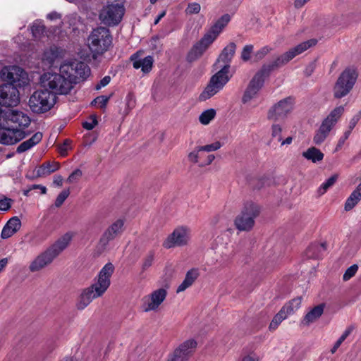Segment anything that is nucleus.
I'll return each mask as SVG.
<instances>
[{
	"mask_svg": "<svg viewBox=\"0 0 361 361\" xmlns=\"http://www.w3.org/2000/svg\"><path fill=\"white\" fill-rule=\"evenodd\" d=\"M54 184H55L57 186H62L63 185V178L60 175H58V176H55L54 178Z\"/></svg>",
	"mask_w": 361,
	"mask_h": 361,
	"instance_id": "59",
	"label": "nucleus"
},
{
	"mask_svg": "<svg viewBox=\"0 0 361 361\" xmlns=\"http://www.w3.org/2000/svg\"><path fill=\"white\" fill-rule=\"evenodd\" d=\"M124 11V7L121 4L107 5L101 10L99 20L106 25H116L121 22Z\"/></svg>",
	"mask_w": 361,
	"mask_h": 361,
	"instance_id": "11",
	"label": "nucleus"
},
{
	"mask_svg": "<svg viewBox=\"0 0 361 361\" xmlns=\"http://www.w3.org/2000/svg\"><path fill=\"white\" fill-rule=\"evenodd\" d=\"M21 222L17 216L11 218L3 228L1 236L3 239L11 237L20 228Z\"/></svg>",
	"mask_w": 361,
	"mask_h": 361,
	"instance_id": "22",
	"label": "nucleus"
},
{
	"mask_svg": "<svg viewBox=\"0 0 361 361\" xmlns=\"http://www.w3.org/2000/svg\"><path fill=\"white\" fill-rule=\"evenodd\" d=\"M236 45L234 42L229 43L221 51L219 55L217 63H220L221 61L224 63L223 66L220 70H223L224 68L226 70L224 71V74L228 75L230 68V63L235 53Z\"/></svg>",
	"mask_w": 361,
	"mask_h": 361,
	"instance_id": "20",
	"label": "nucleus"
},
{
	"mask_svg": "<svg viewBox=\"0 0 361 361\" xmlns=\"http://www.w3.org/2000/svg\"><path fill=\"white\" fill-rule=\"evenodd\" d=\"M60 169V164L56 161H46L38 167L36 174L39 177H44Z\"/></svg>",
	"mask_w": 361,
	"mask_h": 361,
	"instance_id": "27",
	"label": "nucleus"
},
{
	"mask_svg": "<svg viewBox=\"0 0 361 361\" xmlns=\"http://www.w3.org/2000/svg\"><path fill=\"white\" fill-rule=\"evenodd\" d=\"M111 44L112 36L110 30L104 27L93 29L87 38V46L94 59L106 52Z\"/></svg>",
	"mask_w": 361,
	"mask_h": 361,
	"instance_id": "4",
	"label": "nucleus"
},
{
	"mask_svg": "<svg viewBox=\"0 0 361 361\" xmlns=\"http://www.w3.org/2000/svg\"><path fill=\"white\" fill-rule=\"evenodd\" d=\"M56 102V96L44 88L33 92L29 99L28 105L32 112L43 114L49 111Z\"/></svg>",
	"mask_w": 361,
	"mask_h": 361,
	"instance_id": "5",
	"label": "nucleus"
},
{
	"mask_svg": "<svg viewBox=\"0 0 361 361\" xmlns=\"http://www.w3.org/2000/svg\"><path fill=\"white\" fill-rule=\"evenodd\" d=\"M353 328L348 327L345 329V331L343 332V334L341 335V336L338 339V341L335 343L334 347L331 350L332 353H334L336 350L339 348V346L341 345V343L346 339V338L352 332Z\"/></svg>",
	"mask_w": 361,
	"mask_h": 361,
	"instance_id": "39",
	"label": "nucleus"
},
{
	"mask_svg": "<svg viewBox=\"0 0 361 361\" xmlns=\"http://www.w3.org/2000/svg\"><path fill=\"white\" fill-rule=\"evenodd\" d=\"M324 154L314 147H310L307 150L302 152V157L307 160L312 161L313 163L322 161L324 159Z\"/></svg>",
	"mask_w": 361,
	"mask_h": 361,
	"instance_id": "30",
	"label": "nucleus"
},
{
	"mask_svg": "<svg viewBox=\"0 0 361 361\" xmlns=\"http://www.w3.org/2000/svg\"><path fill=\"white\" fill-rule=\"evenodd\" d=\"M69 195H70L69 189L63 190L57 196V197L55 200V206L56 207H60L63 204V202L66 200V198L69 196Z\"/></svg>",
	"mask_w": 361,
	"mask_h": 361,
	"instance_id": "42",
	"label": "nucleus"
},
{
	"mask_svg": "<svg viewBox=\"0 0 361 361\" xmlns=\"http://www.w3.org/2000/svg\"><path fill=\"white\" fill-rule=\"evenodd\" d=\"M361 118V111H360L356 115H355L350 121L348 130H350V132L355 127L358 121Z\"/></svg>",
	"mask_w": 361,
	"mask_h": 361,
	"instance_id": "53",
	"label": "nucleus"
},
{
	"mask_svg": "<svg viewBox=\"0 0 361 361\" xmlns=\"http://www.w3.org/2000/svg\"><path fill=\"white\" fill-rule=\"evenodd\" d=\"M165 15H166L165 11H162L160 14H159L154 20V25H157L160 21V20L165 16Z\"/></svg>",
	"mask_w": 361,
	"mask_h": 361,
	"instance_id": "64",
	"label": "nucleus"
},
{
	"mask_svg": "<svg viewBox=\"0 0 361 361\" xmlns=\"http://www.w3.org/2000/svg\"><path fill=\"white\" fill-rule=\"evenodd\" d=\"M317 42V40L315 39L303 42L279 56L272 62L264 64L250 81L243 96L242 102L245 104L255 97L263 86L264 78L268 77L273 71L284 66L296 56L314 46Z\"/></svg>",
	"mask_w": 361,
	"mask_h": 361,
	"instance_id": "1",
	"label": "nucleus"
},
{
	"mask_svg": "<svg viewBox=\"0 0 361 361\" xmlns=\"http://www.w3.org/2000/svg\"><path fill=\"white\" fill-rule=\"evenodd\" d=\"M13 200L10 198L4 197L0 200V210L7 211L11 206Z\"/></svg>",
	"mask_w": 361,
	"mask_h": 361,
	"instance_id": "52",
	"label": "nucleus"
},
{
	"mask_svg": "<svg viewBox=\"0 0 361 361\" xmlns=\"http://www.w3.org/2000/svg\"><path fill=\"white\" fill-rule=\"evenodd\" d=\"M221 147V143L216 141L212 144L204 146L197 147V151L213 152L219 149Z\"/></svg>",
	"mask_w": 361,
	"mask_h": 361,
	"instance_id": "43",
	"label": "nucleus"
},
{
	"mask_svg": "<svg viewBox=\"0 0 361 361\" xmlns=\"http://www.w3.org/2000/svg\"><path fill=\"white\" fill-rule=\"evenodd\" d=\"M108 101H109V97H107L106 96H99V97H97V98H95L92 101V104L98 103L101 107H104L106 105Z\"/></svg>",
	"mask_w": 361,
	"mask_h": 361,
	"instance_id": "54",
	"label": "nucleus"
},
{
	"mask_svg": "<svg viewBox=\"0 0 361 361\" xmlns=\"http://www.w3.org/2000/svg\"><path fill=\"white\" fill-rule=\"evenodd\" d=\"M200 151H197V147L195 148V149L192 152H191L188 154V159L190 161H192L193 163H197L198 162V158H199V153Z\"/></svg>",
	"mask_w": 361,
	"mask_h": 361,
	"instance_id": "56",
	"label": "nucleus"
},
{
	"mask_svg": "<svg viewBox=\"0 0 361 361\" xmlns=\"http://www.w3.org/2000/svg\"><path fill=\"white\" fill-rule=\"evenodd\" d=\"M331 129V128L322 123L319 130L317 131L314 136V142L316 145H320L321 143H322L327 137Z\"/></svg>",
	"mask_w": 361,
	"mask_h": 361,
	"instance_id": "31",
	"label": "nucleus"
},
{
	"mask_svg": "<svg viewBox=\"0 0 361 361\" xmlns=\"http://www.w3.org/2000/svg\"><path fill=\"white\" fill-rule=\"evenodd\" d=\"M271 48L266 46L262 47L261 49L257 51L255 54V58L256 61L262 60L270 51Z\"/></svg>",
	"mask_w": 361,
	"mask_h": 361,
	"instance_id": "49",
	"label": "nucleus"
},
{
	"mask_svg": "<svg viewBox=\"0 0 361 361\" xmlns=\"http://www.w3.org/2000/svg\"><path fill=\"white\" fill-rule=\"evenodd\" d=\"M32 35L35 38H39L45 31V27L41 23L35 22L31 27Z\"/></svg>",
	"mask_w": 361,
	"mask_h": 361,
	"instance_id": "38",
	"label": "nucleus"
},
{
	"mask_svg": "<svg viewBox=\"0 0 361 361\" xmlns=\"http://www.w3.org/2000/svg\"><path fill=\"white\" fill-rule=\"evenodd\" d=\"M316 68V63H315V61H312L311 63H310L305 70V74L306 76H310L312 75V73L314 72V69Z\"/></svg>",
	"mask_w": 361,
	"mask_h": 361,
	"instance_id": "57",
	"label": "nucleus"
},
{
	"mask_svg": "<svg viewBox=\"0 0 361 361\" xmlns=\"http://www.w3.org/2000/svg\"><path fill=\"white\" fill-rule=\"evenodd\" d=\"M344 112V107L339 106L336 107L331 111L329 115L323 121L322 123L332 128V127L337 123L339 118Z\"/></svg>",
	"mask_w": 361,
	"mask_h": 361,
	"instance_id": "29",
	"label": "nucleus"
},
{
	"mask_svg": "<svg viewBox=\"0 0 361 361\" xmlns=\"http://www.w3.org/2000/svg\"><path fill=\"white\" fill-rule=\"evenodd\" d=\"M59 71L66 74L71 85L85 80L90 74L89 66L84 62L73 61L60 66Z\"/></svg>",
	"mask_w": 361,
	"mask_h": 361,
	"instance_id": "7",
	"label": "nucleus"
},
{
	"mask_svg": "<svg viewBox=\"0 0 361 361\" xmlns=\"http://www.w3.org/2000/svg\"><path fill=\"white\" fill-rule=\"evenodd\" d=\"M136 56L133 55L131 56V61H133V68L135 69L141 68L144 73H148L150 71L153 64V57L147 56L142 59H136Z\"/></svg>",
	"mask_w": 361,
	"mask_h": 361,
	"instance_id": "25",
	"label": "nucleus"
},
{
	"mask_svg": "<svg viewBox=\"0 0 361 361\" xmlns=\"http://www.w3.org/2000/svg\"><path fill=\"white\" fill-rule=\"evenodd\" d=\"M282 127L279 124L271 126V137L276 139L278 142L282 141Z\"/></svg>",
	"mask_w": 361,
	"mask_h": 361,
	"instance_id": "41",
	"label": "nucleus"
},
{
	"mask_svg": "<svg viewBox=\"0 0 361 361\" xmlns=\"http://www.w3.org/2000/svg\"><path fill=\"white\" fill-rule=\"evenodd\" d=\"M361 200V192L357 188L345 201L344 209L345 211L351 210Z\"/></svg>",
	"mask_w": 361,
	"mask_h": 361,
	"instance_id": "32",
	"label": "nucleus"
},
{
	"mask_svg": "<svg viewBox=\"0 0 361 361\" xmlns=\"http://www.w3.org/2000/svg\"><path fill=\"white\" fill-rule=\"evenodd\" d=\"M230 20L231 17L228 14L222 16L211 27L210 30L218 36L225 26L228 23Z\"/></svg>",
	"mask_w": 361,
	"mask_h": 361,
	"instance_id": "34",
	"label": "nucleus"
},
{
	"mask_svg": "<svg viewBox=\"0 0 361 361\" xmlns=\"http://www.w3.org/2000/svg\"><path fill=\"white\" fill-rule=\"evenodd\" d=\"M42 139V133L40 132L35 133L30 139L23 142L16 149L17 153H23L32 148L33 146L39 143Z\"/></svg>",
	"mask_w": 361,
	"mask_h": 361,
	"instance_id": "26",
	"label": "nucleus"
},
{
	"mask_svg": "<svg viewBox=\"0 0 361 361\" xmlns=\"http://www.w3.org/2000/svg\"><path fill=\"white\" fill-rule=\"evenodd\" d=\"M115 267L111 262L106 263L100 270L97 281L93 283L97 288L104 293L111 284L110 279L114 274Z\"/></svg>",
	"mask_w": 361,
	"mask_h": 361,
	"instance_id": "18",
	"label": "nucleus"
},
{
	"mask_svg": "<svg viewBox=\"0 0 361 361\" xmlns=\"http://www.w3.org/2000/svg\"><path fill=\"white\" fill-rule=\"evenodd\" d=\"M8 261V258H3L0 260V272H1L3 269L6 267Z\"/></svg>",
	"mask_w": 361,
	"mask_h": 361,
	"instance_id": "63",
	"label": "nucleus"
},
{
	"mask_svg": "<svg viewBox=\"0 0 361 361\" xmlns=\"http://www.w3.org/2000/svg\"><path fill=\"white\" fill-rule=\"evenodd\" d=\"M216 111L213 109H210L203 111L200 117L199 121L203 125H207L209 122L215 117Z\"/></svg>",
	"mask_w": 361,
	"mask_h": 361,
	"instance_id": "35",
	"label": "nucleus"
},
{
	"mask_svg": "<svg viewBox=\"0 0 361 361\" xmlns=\"http://www.w3.org/2000/svg\"><path fill=\"white\" fill-rule=\"evenodd\" d=\"M214 158H215V157H214V155H213V154L208 155V156H207V161H206V162L202 163V164H200V166H205V165H209V164H210L213 161V160L214 159Z\"/></svg>",
	"mask_w": 361,
	"mask_h": 361,
	"instance_id": "61",
	"label": "nucleus"
},
{
	"mask_svg": "<svg viewBox=\"0 0 361 361\" xmlns=\"http://www.w3.org/2000/svg\"><path fill=\"white\" fill-rule=\"evenodd\" d=\"M154 259V252L153 251H150L147 253L146 257L143 259V262L142 264V271L144 272L148 268H149L153 263Z\"/></svg>",
	"mask_w": 361,
	"mask_h": 361,
	"instance_id": "40",
	"label": "nucleus"
},
{
	"mask_svg": "<svg viewBox=\"0 0 361 361\" xmlns=\"http://www.w3.org/2000/svg\"><path fill=\"white\" fill-rule=\"evenodd\" d=\"M123 231L124 221L122 219H117L104 231L99 241V247L102 250H105L109 243L120 237Z\"/></svg>",
	"mask_w": 361,
	"mask_h": 361,
	"instance_id": "13",
	"label": "nucleus"
},
{
	"mask_svg": "<svg viewBox=\"0 0 361 361\" xmlns=\"http://www.w3.org/2000/svg\"><path fill=\"white\" fill-rule=\"evenodd\" d=\"M338 179V175L335 174L331 176L329 179H327L324 183H323L321 186L318 189V193L322 195H324L327 190L333 186L334 183L336 182Z\"/></svg>",
	"mask_w": 361,
	"mask_h": 361,
	"instance_id": "37",
	"label": "nucleus"
},
{
	"mask_svg": "<svg viewBox=\"0 0 361 361\" xmlns=\"http://www.w3.org/2000/svg\"><path fill=\"white\" fill-rule=\"evenodd\" d=\"M357 270L358 266L357 264H353L350 266L349 268L347 269V270L345 271L343 276V281H348L350 279H351L353 276L355 275Z\"/></svg>",
	"mask_w": 361,
	"mask_h": 361,
	"instance_id": "44",
	"label": "nucleus"
},
{
	"mask_svg": "<svg viewBox=\"0 0 361 361\" xmlns=\"http://www.w3.org/2000/svg\"><path fill=\"white\" fill-rule=\"evenodd\" d=\"M197 347V342L193 339H190L183 343L176 348L169 361H187Z\"/></svg>",
	"mask_w": 361,
	"mask_h": 361,
	"instance_id": "19",
	"label": "nucleus"
},
{
	"mask_svg": "<svg viewBox=\"0 0 361 361\" xmlns=\"http://www.w3.org/2000/svg\"><path fill=\"white\" fill-rule=\"evenodd\" d=\"M199 276V271L197 269H191L185 275V279L181 284L178 287L176 292L180 293L184 291L185 289L192 285L195 281Z\"/></svg>",
	"mask_w": 361,
	"mask_h": 361,
	"instance_id": "28",
	"label": "nucleus"
},
{
	"mask_svg": "<svg viewBox=\"0 0 361 361\" xmlns=\"http://www.w3.org/2000/svg\"><path fill=\"white\" fill-rule=\"evenodd\" d=\"M302 302V298L298 297L295 298L290 301H289L288 303H286L281 309L282 310L287 316L289 314H293L295 312V310H297L301 305Z\"/></svg>",
	"mask_w": 361,
	"mask_h": 361,
	"instance_id": "33",
	"label": "nucleus"
},
{
	"mask_svg": "<svg viewBox=\"0 0 361 361\" xmlns=\"http://www.w3.org/2000/svg\"><path fill=\"white\" fill-rule=\"evenodd\" d=\"M71 141L68 139L64 140L63 143L59 147V152L61 156L65 157L67 155V152L69 149Z\"/></svg>",
	"mask_w": 361,
	"mask_h": 361,
	"instance_id": "50",
	"label": "nucleus"
},
{
	"mask_svg": "<svg viewBox=\"0 0 361 361\" xmlns=\"http://www.w3.org/2000/svg\"><path fill=\"white\" fill-rule=\"evenodd\" d=\"M216 37L217 35L209 30L191 49L187 56L188 61L192 62L200 57Z\"/></svg>",
	"mask_w": 361,
	"mask_h": 361,
	"instance_id": "14",
	"label": "nucleus"
},
{
	"mask_svg": "<svg viewBox=\"0 0 361 361\" xmlns=\"http://www.w3.org/2000/svg\"><path fill=\"white\" fill-rule=\"evenodd\" d=\"M82 171L79 169H77L70 174V176L67 178L66 181L69 183H77L80 180V178L82 177Z\"/></svg>",
	"mask_w": 361,
	"mask_h": 361,
	"instance_id": "45",
	"label": "nucleus"
},
{
	"mask_svg": "<svg viewBox=\"0 0 361 361\" xmlns=\"http://www.w3.org/2000/svg\"><path fill=\"white\" fill-rule=\"evenodd\" d=\"M288 316L282 311L280 310L273 318L271 322L269 329L270 331H274L277 329L279 325Z\"/></svg>",
	"mask_w": 361,
	"mask_h": 361,
	"instance_id": "36",
	"label": "nucleus"
},
{
	"mask_svg": "<svg viewBox=\"0 0 361 361\" xmlns=\"http://www.w3.org/2000/svg\"><path fill=\"white\" fill-rule=\"evenodd\" d=\"M259 207L253 202H247L240 214L235 220V225L239 231H247L255 224V219L259 215Z\"/></svg>",
	"mask_w": 361,
	"mask_h": 361,
	"instance_id": "9",
	"label": "nucleus"
},
{
	"mask_svg": "<svg viewBox=\"0 0 361 361\" xmlns=\"http://www.w3.org/2000/svg\"><path fill=\"white\" fill-rule=\"evenodd\" d=\"M42 87L49 92L56 94H67L73 89V85L66 74L60 71L56 73H45L40 78Z\"/></svg>",
	"mask_w": 361,
	"mask_h": 361,
	"instance_id": "3",
	"label": "nucleus"
},
{
	"mask_svg": "<svg viewBox=\"0 0 361 361\" xmlns=\"http://www.w3.org/2000/svg\"><path fill=\"white\" fill-rule=\"evenodd\" d=\"M167 291L164 288H159L153 291L149 297V300L144 307L145 312L157 310L161 302L165 300Z\"/></svg>",
	"mask_w": 361,
	"mask_h": 361,
	"instance_id": "21",
	"label": "nucleus"
},
{
	"mask_svg": "<svg viewBox=\"0 0 361 361\" xmlns=\"http://www.w3.org/2000/svg\"><path fill=\"white\" fill-rule=\"evenodd\" d=\"M47 18L51 20L61 18V15L56 12H51L47 15Z\"/></svg>",
	"mask_w": 361,
	"mask_h": 361,
	"instance_id": "60",
	"label": "nucleus"
},
{
	"mask_svg": "<svg viewBox=\"0 0 361 361\" xmlns=\"http://www.w3.org/2000/svg\"><path fill=\"white\" fill-rule=\"evenodd\" d=\"M98 288L93 284L81 290L78 297L76 302V307L79 310H84L90 302L95 298L102 296L104 293L98 290Z\"/></svg>",
	"mask_w": 361,
	"mask_h": 361,
	"instance_id": "16",
	"label": "nucleus"
},
{
	"mask_svg": "<svg viewBox=\"0 0 361 361\" xmlns=\"http://www.w3.org/2000/svg\"><path fill=\"white\" fill-rule=\"evenodd\" d=\"M39 187H41V185H32V186H30L27 190H25L23 191V194L25 195V196H28L29 195V193L32 190H34V189H39Z\"/></svg>",
	"mask_w": 361,
	"mask_h": 361,
	"instance_id": "62",
	"label": "nucleus"
},
{
	"mask_svg": "<svg viewBox=\"0 0 361 361\" xmlns=\"http://www.w3.org/2000/svg\"><path fill=\"white\" fill-rule=\"evenodd\" d=\"M71 238L72 235L68 233L59 238L53 245L39 255L30 263L29 266L30 271L31 272H36L50 264L67 247Z\"/></svg>",
	"mask_w": 361,
	"mask_h": 361,
	"instance_id": "2",
	"label": "nucleus"
},
{
	"mask_svg": "<svg viewBox=\"0 0 361 361\" xmlns=\"http://www.w3.org/2000/svg\"><path fill=\"white\" fill-rule=\"evenodd\" d=\"M293 108V102L291 97L281 99L269 109L267 118L274 121L283 120L292 111Z\"/></svg>",
	"mask_w": 361,
	"mask_h": 361,
	"instance_id": "12",
	"label": "nucleus"
},
{
	"mask_svg": "<svg viewBox=\"0 0 361 361\" xmlns=\"http://www.w3.org/2000/svg\"><path fill=\"white\" fill-rule=\"evenodd\" d=\"M226 69L219 70L212 76L210 80L199 97L200 101H206L219 92L229 81L228 75L224 74Z\"/></svg>",
	"mask_w": 361,
	"mask_h": 361,
	"instance_id": "10",
	"label": "nucleus"
},
{
	"mask_svg": "<svg viewBox=\"0 0 361 361\" xmlns=\"http://www.w3.org/2000/svg\"><path fill=\"white\" fill-rule=\"evenodd\" d=\"M0 78L1 80L8 82L5 85H12L16 88L24 87L28 84L27 73L17 66L4 67L0 71Z\"/></svg>",
	"mask_w": 361,
	"mask_h": 361,
	"instance_id": "8",
	"label": "nucleus"
},
{
	"mask_svg": "<svg viewBox=\"0 0 361 361\" xmlns=\"http://www.w3.org/2000/svg\"><path fill=\"white\" fill-rule=\"evenodd\" d=\"M327 249L326 243H312L306 250V256L308 258L319 259L322 257Z\"/></svg>",
	"mask_w": 361,
	"mask_h": 361,
	"instance_id": "24",
	"label": "nucleus"
},
{
	"mask_svg": "<svg viewBox=\"0 0 361 361\" xmlns=\"http://www.w3.org/2000/svg\"><path fill=\"white\" fill-rule=\"evenodd\" d=\"M90 121H85L82 123V127L86 130H92L97 124V120L95 116L90 117Z\"/></svg>",
	"mask_w": 361,
	"mask_h": 361,
	"instance_id": "51",
	"label": "nucleus"
},
{
	"mask_svg": "<svg viewBox=\"0 0 361 361\" xmlns=\"http://www.w3.org/2000/svg\"><path fill=\"white\" fill-rule=\"evenodd\" d=\"M201 9V6L198 3H190L185 9V12L188 14H197Z\"/></svg>",
	"mask_w": 361,
	"mask_h": 361,
	"instance_id": "46",
	"label": "nucleus"
},
{
	"mask_svg": "<svg viewBox=\"0 0 361 361\" xmlns=\"http://www.w3.org/2000/svg\"><path fill=\"white\" fill-rule=\"evenodd\" d=\"M111 81V77L109 75H106L96 85L95 88L96 90H99L103 87L106 86Z\"/></svg>",
	"mask_w": 361,
	"mask_h": 361,
	"instance_id": "55",
	"label": "nucleus"
},
{
	"mask_svg": "<svg viewBox=\"0 0 361 361\" xmlns=\"http://www.w3.org/2000/svg\"><path fill=\"white\" fill-rule=\"evenodd\" d=\"M325 305L322 303L311 309L303 317L302 323L305 326L316 322L324 313Z\"/></svg>",
	"mask_w": 361,
	"mask_h": 361,
	"instance_id": "23",
	"label": "nucleus"
},
{
	"mask_svg": "<svg viewBox=\"0 0 361 361\" xmlns=\"http://www.w3.org/2000/svg\"><path fill=\"white\" fill-rule=\"evenodd\" d=\"M358 77L354 68H345L338 78L334 89V97L341 99L348 95L353 88Z\"/></svg>",
	"mask_w": 361,
	"mask_h": 361,
	"instance_id": "6",
	"label": "nucleus"
},
{
	"mask_svg": "<svg viewBox=\"0 0 361 361\" xmlns=\"http://www.w3.org/2000/svg\"><path fill=\"white\" fill-rule=\"evenodd\" d=\"M350 130H346L343 135L338 140V145H337V147H336V149L338 148H340L342 147V145L344 144V142H345V140L348 138V137L350 136Z\"/></svg>",
	"mask_w": 361,
	"mask_h": 361,
	"instance_id": "58",
	"label": "nucleus"
},
{
	"mask_svg": "<svg viewBox=\"0 0 361 361\" xmlns=\"http://www.w3.org/2000/svg\"><path fill=\"white\" fill-rule=\"evenodd\" d=\"M57 49L55 47H51L49 51L44 53V57L49 63H53L54 59L57 57Z\"/></svg>",
	"mask_w": 361,
	"mask_h": 361,
	"instance_id": "48",
	"label": "nucleus"
},
{
	"mask_svg": "<svg viewBox=\"0 0 361 361\" xmlns=\"http://www.w3.org/2000/svg\"><path fill=\"white\" fill-rule=\"evenodd\" d=\"M189 239L188 232L185 228L179 227L176 228L173 233L168 236L164 242L163 246L165 248H171L176 246L185 245Z\"/></svg>",
	"mask_w": 361,
	"mask_h": 361,
	"instance_id": "17",
	"label": "nucleus"
},
{
	"mask_svg": "<svg viewBox=\"0 0 361 361\" xmlns=\"http://www.w3.org/2000/svg\"><path fill=\"white\" fill-rule=\"evenodd\" d=\"M20 102L19 92L12 85H0V105L6 107L15 106Z\"/></svg>",
	"mask_w": 361,
	"mask_h": 361,
	"instance_id": "15",
	"label": "nucleus"
},
{
	"mask_svg": "<svg viewBox=\"0 0 361 361\" xmlns=\"http://www.w3.org/2000/svg\"><path fill=\"white\" fill-rule=\"evenodd\" d=\"M253 46L252 44L245 45L241 53V59L244 61H247L250 59V54L252 52Z\"/></svg>",
	"mask_w": 361,
	"mask_h": 361,
	"instance_id": "47",
	"label": "nucleus"
}]
</instances>
